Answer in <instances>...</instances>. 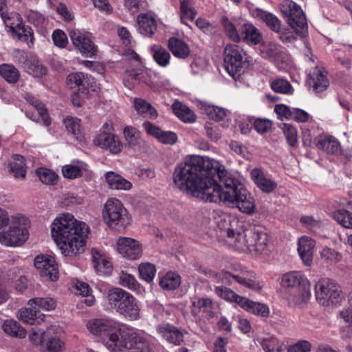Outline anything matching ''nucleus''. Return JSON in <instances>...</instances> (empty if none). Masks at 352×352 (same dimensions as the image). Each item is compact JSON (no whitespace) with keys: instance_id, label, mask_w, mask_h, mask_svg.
Returning <instances> with one entry per match:
<instances>
[{"instance_id":"53","label":"nucleus","mask_w":352,"mask_h":352,"mask_svg":"<svg viewBox=\"0 0 352 352\" xmlns=\"http://www.w3.org/2000/svg\"><path fill=\"white\" fill-rule=\"evenodd\" d=\"M334 218L343 227L352 228V215L347 210H337L334 214Z\"/></svg>"},{"instance_id":"57","label":"nucleus","mask_w":352,"mask_h":352,"mask_svg":"<svg viewBox=\"0 0 352 352\" xmlns=\"http://www.w3.org/2000/svg\"><path fill=\"white\" fill-rule=\"evenodd\" d=\"M283 132L288 144L292 147L296 146L298 143L296 128L290 124H284Z\"/></svg>"},{"instance_id":"38","label":"nucleus","mask_w":352,"mask_h":352,"mask_svg":"<svg viewBox=\"0 0 352 352\" xmlns=\"http://www.w3.org/2000/svg\"><path fill=\"white\" fill-rule=\"evenodd\" d=\"M280 46L274 43L269 42L263 43L260 47V53L261 56L272 61L275 60L277 56L280 54Z\"/></svg>"},{"instance_id":"25","label":"nucleus","mask_w":352,"mask_h":352,"mask_svg":"<svg viewBox=\"0 0 352 352\" xmlns=\"http://www.w3.org/2000/svg\"><path fill=\"white\" fill-rule=\"evenodd\" d=\"M92 252V261L96 272L100 275H107L112 272L111 263L96 249L94 248Z\"/></svg>"},{"instance_id":"43","label":"nucleus","mask_w":352,"mask_h":352,"mask_svg":"<svg viewBox=\"0 0 352 352\" xmlns=\"http://www.w3.org/2000/svg\"><path fill=\"white\" fill-rule=\"evenodd\" d=\"M272 89L276 92L282 94H292L294 89L290 82L284 78H276L271 82Z\"/></svg>"},{"instance_id":"51","label":"nucleus","mask_w":352,"mask_h":352,"mask_svg":"<svg viewBox=\"0 0 352 352\" xmlns=\"http://www.w3.org/2000/svg\"><path fill=\"white\" fill-rule=\"evenodd\" d=\"M322 259L329 263H336L341 261L342 254L336 250L324 247L320 252Z\"/></svg>"},{"instance_id":"55","label":"nucleus","mask_w":352,"mask_h":352,"mask_svg":"<svg viewBox=\"0 0 352 352\" xmlns=\"http://www.w3.org/2000/svg\"><path fill=\"white\" fill-rule=\"evenodd\" d=\"M124 136L129 146H133L139 144L140 134L135 127L131 126H126L124 129Z\"/></svg>"},{"instance_id":"64","label":"nucleus","mask_w":352,"mask_h":352,"mask_svg":"<svg viewBox=\"0 0 352 352\" xmlns=\"http://www.w3.org/2000/svg\"><path fill=\"white\" fill-rule=\"evenodd\" d=\"M62 343L60 340L56 338H50L46 343V350L43 352H60Z\"/></svg>"},{"instance_id":"8","label":"nucleus","mask_w":352,"mask_h":352,"mask_svg":"<svg viewBox=\"0 0 352 352\" xmlns=\"http://www.w3.org/2000/svg\"><path fill=\"white\" fill-rule=\"evenodd\" d=\"M316 298L322 306L339 305L344 296L341 287L335 281L322 279L315 285Z\"/></svg>"},{"instance_id":"21","label":"nucleus","mask_w":352,"mask_h":352,"mask_svg":"<svg viewBox=\"0 0 352 352\" xmlns=\"http://www.w3.org/2000/svg\"><path fill=\"white\" fill-rule=\"evenodd\" d=\"M315 245V241L308 236H302L298 240V252L302 261L307 266H310L312 263Z\"/></svg>"},{"instance_id":"13","label":"nucleus","mask_w":352,"mask_h":352,"mask_svg":"<svg viewBox=\"0 0 352 352\" xmlns=\"http://www.w3.org/2000/svg\"><path fill=\"white\" fill-rule=\"evenodd\" d=\"M28 238V231L24 226L14 223L7 232H0V243L8 246L23 244Z\"/></svg>"},{"instance_id":"28","label":"nucleus","mask_w":352,"mask_h":352,"mask_svg":"<svg viewBox=\"0 0 352 352\" xmlns=\"http://www.w3.org/2000/svg\"><path fill=\"white\" fill-rule=\"evenodd\" d=\"M241 34L244 41L251 45L260 43L263 39L259 30L252 24H243L241 28Z\"/></svg>"},{"instance_id":"10","label":"nucleus","mask_w":352,"mask_h":352,"mask_svg":"<svg viewBox=\"0 0 352 352\" xmlns=\"http://www.w3.org/2000/svg\"><path fill=\"white\" fill-rule=\"evenodd\" d=\"M201 272L217 280L222 279L223 280L226 279V280H229L230 278H232L241 285L255 292H259L263 287L260 281L256 278L255 274L253 272L246 270H241L233 274L223 272L219 274L210 269H204Z\"/></svg>"},{"instance_id":"40","label":"nucleus","mask_w":352,"mask_h":352,"mask_svg":"<svg viewBox=\"0 0 352 352\" xmlns=\"http://www.w3.org/2000/svg\"><path fill=\"white\" fill-rule=\"evenodd\" d=\"M10 171L16 178H24L25 176V164L24 157L20 155H14L10 162Z\"/></svg>"},{"instance_id":"59","label":"nucleus","mask_w":352,"mask_h":352,"mask_svg":"<svg viewBox=\"0 0 352 352\" xmlns=\"http://www.w3.org/2000/svg\"><path fill=\"white\" fill-rule=\"evenodd\" d=\"M258 342L265 352H274L279 340L276 338L269 337L258 340Z\"/></svg>"},{"instance_id":"39","label":"nucleus","mask_w":352,"mask_h":352,"mask_svg":"<svg viewBox=\"0 0 352 352\" xmlns=\"http://www.w3.org/2000/svg\"><path fill=\"white\" fill-rule=\"evenodd\" d=\"M85 166L82 162H78L76 164H67L62 168L63 175L70 179L80 177L83 170H85Z\"/></svg>"},{"instance_id":"1","label":"nucleus","mask_w":352,"mask_h":352,"mask_svg":"<svg viewBox=\"0 0 352 352\" xmlns=\"http://www.w3.org/2000/svg\"><path fill=\"white\" fill-rule=\"evenodd\" d=\"M182 191L205 201L223 203L251 214L255 204L250 193L219 161L193 155L179 164L173 175Z\"/></svg>"},{"instance_id":"56","label":"nucleus","mask_w":352,"mask_h":352,"mask_svg":"<svg viewBox=\"0 0 352 352\" xmlns=\"http://www.w3.org/2000/svg\"><path fill=\"white\" fill-rule=\"evenodd\" d=\"M221 23L230 38L234 42H239L241 40V37L233 23H231L227 17H223L221 19Z\"/></svg>"},{"instance_id":"31","label":"nucleus","mask_w":352,"mask_h":352,"mask_svg":"<svg viewBox=\"0 0 352 352\" xmlns=\"http://www.w3.org/2000/svg\"><path fill=\"white\" fill-rule=\"evenodd\" d=\"M317 147L327 153H336L340 148V143L333 137H320L316 140Z\"/></svg>"},{"instance_id":"46","label":"nucleus","mask_w":352,"mask_h":352,"mask_svg":"<svg viewBox=\"0 0 352 352\" xmlns=\"http://www.w3.org/2000/svg\"><path fill=\"white\" fill-rule=\"evenodd\" d=\"M204 111L210 119L216 122H220L227 116L226 109L214 105L205 104L204 105Z\"/></svg>"},{"instance_id":"6","label":"nucleus","mask_w":352,"mask_h":352,"mask_svg":"<svg viewBox=\"0 0 352 352\" xmlns=\"http://www.w3.org/2000/svg\"><path fill=\"white\" fill-rule=\"evenodd\" d=\"M248 57L243 49L236 44H228L223 50L224 67L235 80H240L249 65Z\"/></svg>"},{"instance_id":"50","label":"nucleus","mask_w":352,"mask_h":352,"mask_svg":"<svg viewBox=\"0 0 352 352\" xmlns=\"http://www.w3.org/2000/svg\"><path fill=\"white\" fill-rule=\"evenodd\" d=\"M28 101L36 109L44 125L47 126L50 125L51 120L47 113V109L45 108V105L34 97L29 98Z\"/></svg>"},{"instance_id":"47","label":"nucleus","mask_w":352,"mask_h":352,"mask_svg":"<svg viewBox=\"0 0 352 352\" xmlns=\"http://www.w3.org/2000/svg\"><path fill=\"white\" fill-rule=\"evenodd\" d=\"M258 16L272 31L280 32L281 23L275 15L261 10L258 12Z\"/></svg>"},{"instance_id":"27","label":"nucleus","mask_w":352,"mask_h":352,"mask_svg":"<svg viewBox=\"0 0 352 352\" xmlns=\"http://www.w3.org/2000/svg\"><path fill=\"white\" fill-rule=\"evenodd\" d=\"M240 307L245 311L261 317H267L270 314V309L266 305L250 300L245 297L243 299H241Z\"/></svg>"},{"instance_id":"48","label":"nucleus","mask_w":352,"mask_h":352,"mask_svg":"<svg viewBox=\"0 0 352 352\" xmlns=\"http://www.w3.org/2000/svg\"><path fill=\"white\" fill-rule=\"evenodd\" d=\"M180 12L182 23L188 26V25L185 20L189 19L192 21L197 15V11L195 9L191 6L188 1L186 0L181 1Z\"/></svg>"},{"instance_id":"34","label":"nucleus","mask_w":352,"mask_h":352,"mask_svg":"<svg viewBox=\"0 0 352 352\" xmlns=\"http://www.w3.org/2000/svg\"><path fill=\"white\" fill-rule=\"evenodd\" d=\"M181 284L180 276L176 272L166 273L160 281V286L165 290H174Z\"/></svg>"},{"instance_id":"41","label":"nucleus","mask_w":352,"mask_h":352,"mask_svg":"<svg viewBox=\"0 0 352 352\" xmlns=\"http://www.w3.org/2000/svg\"><path fill=\"white\" fill-rule=\"evenodd\" d=\"M28 305L30 307H35L36 309L38 308L46 311L54 309L56 306L55 299L50 297L46 298H34L28 300Z\"/></svg>"},{"instance_id":"58","label":"nucleus","mask_w":352,"mask_h":352,"mask_svg":"<svg viewBox=\"0 0 352 352\" xmlns=\"http://www.w3.org/2000/svg\"><path fill=\"white\" fill-rule=\"evenodd\" d=\"M52 37L54 45L60 48H65L68 43L67 36L61 30H54Z\"/></svg>"},{"instance_id":"60","label":"nucleus","mask_w":352,"mask_h":352,"mask_svg":"<svg viewBox=\"0 0 352 352\" xmlns=\"http://www.w3.org/2000/svg\"><path fill=\"white\" fill-rule=\"evenodd\" d=\"M300 221L307 228L314 232L320 228L321 226L320 221L314 219L311 216H303L300 218Z\"/></svg>"},{"instance_id":"29","label":"nucleus","mask_w":352,"mask_h":352,"mask_svg":"<svg viewBox=\"0 0 352 352\" xmlns=\"http://www.w3.org/2000/svg\"><path fill=\"white\" fill-rule=\"evenodd\" d=\"M106 181L112 189L128 190L131 188L132 184L114 172H107L105 174Z\"/></svg>"},{"instance_id":"61","label":"nucleus","mask_w":352,"mask_h":352,"mask_svg":"<svg viewBox=\"0 0 352 352\" xmlns=\"http://www.w3.org/2000/svg\"><path fill=\"white\" fill-rule=\"evenodd\" d=\"M272 123L270 120L258 118L254 122V129L261 134L266 133L272 127Z\"/></svg>"},{"instance_id":"3","label":"nucleus","mask_w":352,"mask_h":352,"mask_svg":"<svg viewBox=\"0 0 352 352\" xmlns=\"http://www.w3.org/2000/svg\"><path fill=\"white\" fill-rule=\"evenodd\" d=\"M89 228L74 215L63 213L52 223L51 234L62 254L66 256L76 255L84 251Z\"/></svg>"},{"instance_id":"62","label":"nucleus","mask_w":352,"mask_h":352,"mask_svg":"<svg viewBox=\"0 0 352 352\" xmlns=\"http://www.w3.org/2000/svg\"><path fill=\"white\" fill-rule=\"evenodd\" d=\"M46 336V333L44 330L38 328H32L30 334V340L34 344H41Z\"/></svg>"},{"instance_id":"5","label":"nucleus","mask_w":352,"mask_h":352,"mask_svg":"<svg viewBox=\"0 0 352 352\" xmlns=\"http://www.w3.org/2000/svg\"><path fill=\"white\" fill-rule=\"evenodd\" d=\"M107 300L112 308L127 320H135L140 318V308L138 300L123 289L116 287L110 289Z\"/></svg>"},{"instance_id":"14","label":"nucleus","mask_w":352,"mask_h":352,"mask_svg":"<svg viewBox=\"0 0 352 352\" xmlns=\"http://www.w3.org/2000/svg\"><path fill=\"white\" fill-rule=\"evenodd\" d=\"M94 144L102 149L106 150L111 154L120 153L123 144L118 136L107 131H100L94 140Z\"/></svg>"},{"instance_id":"33","label":"nucleus","mask_w":352,"mask_h":352,"mask_svg":"<svg viewBox=\"0 0 352 352\" xmlns=\"http://www.w3.org/2000/svg\"><path fill=\"white\" fill-rule=\"evenodd\" d=\"M80 122V120L72 117H67L63 121V124L67 132L72 135L74 138L78 141H81L83 138Z\"/></svg>"},{"instance_id":"54","label":"nucleus","mask_w":352,"mask_h":352,"mask_svg":"<svg viewBox=\"0 0 352 352\" xmlns=\"http://www.w3.org/2000/svg\"><path fill=\"white\" fill-rule=\"evenodd\" d=\"M36 173L41 182L45 184H54L58 179L57 175L54 172L47 168H38L36 170Z\"/></svg>"},{"instance_id":"45","label":"nucleus","mask_w":352,"mask_h":352,"mask_svg":"<svg viewBox=\"0 0 352 352\" xmlns=\"http://www.w3.org/2000/svg\"><path fill=\"white\" fill-rule=\"evenodd\" d=\"M26 72L35 77H42L47 74V69L36 59H30L28 64L24 65Z\"/></svg>"},{"instance_id":"17","label":"nucleus","mask_w":352,"mask_h":352,"mask_svg":"<svg viewBox=\"0 0 352 352\" xmlns=\"http://www.w3.org/2000/svg\"><path fill=\"white\" fill-rule=\"evenodd\" d=\"M117 250L124 257L131 260L139 258L142 253L140 243L129 237H119L117 241Z\"/></svg>"},{"instance_id":"16","label":"nucleus","mask_w":352,"mask_h":352,"mask_svg":"<svg viewBox=\"0 0 352 352\" xmlns=\"http://www.w3.org/2000/svg\"><path fill=\"white\" fill-rule=\"evenodd\" d=\"M67 83L71 89L87 94L89 89L94 90V78L82 72H75L67 77Z\"/></svg>"},{"instance_id":"18","label":"nucleus","mask_w":352,"mask_h":352,"mask_svg":"<svg viewBox=\"0 0 352 352\" xmlns=\"http://www.w3.org/2000/svg\"><path fill=\"white\" fill-rule=\"evenodd\" d=\"M142 126L147 133L155 137L163 144L172 145L177 141V135L175 133L169 131H162L150 122H144Z\"/></svg>"},{"instance_id":"24","label":"nucleus","mask_w":352,"mask_h":352,"mask_svg":"<svg viewBox=\"0 0 352 352\" xmlns=\"http://www.w3.org/2000/svg\"><path fill=\"white\" fill-rule=\"evenodd\" d=\"M17 316L20 320L30 325L39 324L45 319V315L36 309L34 306L22 308L19 310Z\"/></svg>"},{"instance_id":"36","label":"nucleus","mask_w":352,"mask_h":352,"mask_svg":"<svg viewBox=\"0 0 352 352\" xmlns=\"http://www.w3.org/2000/svg\"><path fill=\"white\" fill-rule=\"evenodd\" d=\"M0 75L10 83L16 82L20 77L19 70L14 65L6 63L0 65Z\"/></svg>"},{"instance_id":"32","label":"nucleus","mask_w":352,"mask_h":352,"mask_svg":"<svg viewBox=\"0 0 352 352\" xmlns=\"http://www.w3.org/2000/svg\"><path fill=\"white\" fill-rule=\"evenodd\" d=\"M154 60L162 67L168 66L170 63V54L163 47L159 45H153L151 47Z\"/></svg>"},{"instance_id":"2","label":"nucleus","mask_w":352,"mask_h":352,"mask_svg":"<svg viewBox=\"0 0 352 352\" xmlns=\"http://www.w3.org/2000/svg\"><path fill=\"white\" fill-rule=\"evenodd\" d=\"M87 327L90 333L100 338L110 352H151L146 338L126 326L118 327L111 320L95 318Z\"/></svg>"},{"instance_id":"20","label":"nucleus","mask_w":352,"mask_h":352,"mask_svg":"<svg viewBox=\"0 0 352 352\" xmlns=\"http://www.w3.org/2000/svg\"><path fill=\"white\" fill-rule=\"evenodd\" d=\"M138 31L143 36L151 37L157 30V21L154 16L148 13L140 14L137 17Z\"/></svg>"},{"instance_id":"9","label":"nucleus","mask_w":352,"mask_h":352,"mask_svg":"<svg viewBox=\"0 0 352 352\" xmlns=\"http://www.w3.org/2000/svg\"><path fill=\"white\" fill-rule=\"evenodd\" d=\"M280 9L286 18L288 25L297 34L302 36H306L308 25L307 19L301 8L292 1L285 0L280 5Z\"/></svg>"},{"instance_id":"52","label":"nucleus","mask_w":352,"mask_h":352,"mask_svg":"<svg viewBox=\"0 0 352 352\" xmlns=\"http://www.w3.org/2000/svg\"><path fill=\"white\" fill-rule=\"evenodd\" d=\"M193 305L198 306L201 311L206 314V317L208 319L212 318L214 316L213 305L210 298H199L197 301H193Z\"/></svg>"},{"instance_id":"22","label":"nucleus","mask_w":352,"mask_h":352,"mask_svg":"<svg viewBox=\"0 0 352 352\" xmlns=\"http://www.w3.org/2000/svg\"><path fill=\"white\" fill-rule=\"evenodd\" d=\"M157 332L168 342L175 345H179L184 341L182 332L169 324L159 325Z\"/></svg>"},{"instance_id":"42","label":"nucleus","mask_w":352,"mask_h":352,"mask_svg":"<svg viewBox=\"0 0 352 352\" xmlns=\"http://www.w3.org/2000/svg\"><path fill=\"white\" fill-rule=\"evenodd\" d=\"M214 292L220 298L228 302H234L239 306L241 305V299L244 298V297L236 294L234 291L226 287H215Z\"/></svg>"},{"instance_id":"15","label":"nucleus","mask_w":352,"mask_h":352,"mask_svg":"<svg viewBox=\"0 0 352 352\" xmlns=\"http://www.w3.org/2000/svg\"><path fill=\"white\" fill-rule=\"evenodd\" d=\"M34 266L41 276L46 277L52 281L58 279V267L53 256L50 255L37 256L34 259Z\"/></svg>"},{"instance_id":"30","label":"nucleus","mask_w":352,"mask_h":352,"mask_svg":"<svg viewBox=\"0 0 352 352\" xmlns=\"http://www.w3.org/2000/svg\"><path fill=\"white\" fill-rule=\"evenodd\" d=\"M2 329L4 332L12 337L23 338L26 336V330L20 324L14 320L4 321Z\"/></svg>"},{"instance_id":"12","label":"nucleus","mask_w":352,"mask_h":352,"mask_svg":"<svg viewBox=\"0 0 352 352\" xmlns=\"http://www.w3.org/2000/svg\"><path fill=\"white\" fill-rule=\"evenodd\" d=\"M69 37L76 48L86 57L91 58L96 54L97 47L89 33L74 29L69 31Z\"/></svg>"},{"instance_id":"44","label":"nucleus","mask_w":352,"mask_h":352,"mask_svg":"<svg viewBox=\"0 0 352 352\" xmlns=\"http://www.w3.org/2000/svg\"><path fill=\"white\" fill-rule=\"evenodd\" d=\"M138 272L140 278L147 282L151 283L156 274L155 265L151 263H142L138 266Z\"/></svg>"},{"instance_id":"49","label":"nucleus","mask_w":352,"mask_h":352,"mask_svg":"<svg viewBox=\"0 0 352 352\" xmlns=\"http://www.w3.org/2000/svg\"><path fill=\"white\" fill-rule=\"evenodd\" d=\"M119 283L124 287L132 291H136L140 288V284L134 276L122 271L120 274Z\"/></svg>"},{"instance_id":"4","label":"nucleus","mask_w":352,"mask_h":352,"mask_svg":"<svg viewBox=\"0 0 352 352\" xmlns=\"http://www.w3.org/2000/svg\"><path fill=\"white\" fill-rule=\"evenodd\" d=\"M223 232L229 239H233L234 245L241 250L246 249L250 252L259 254L265 250L267 235L261 227H254L244 233L235 232L234 229L228 227Z\"/></svg>"},{"instance_id":"19","label":"nucleus","mask_w":352,"mask_h":352,"mask_svg":"<svg viewBox=\"0 0 352 352\" xmlns=\"http://www.w3.org/2000/svg\"><path fill=\"white\" fill-rule=\"evenodd\" d=\"M309 88L318 94L325 91L329 86V81L324 72L316 67L309 74L307 80Z\"/></svg>"},{"instance_id":"7","label":"nucleus","mask_w":352,"mask_h":352,"mask_svg":"<svg viewBox=\"0 0 352 352\" xmlns=\"http://www.w3.org/2000/svg\"><path fill=\"white\" fill-rule=\"evenodd\" d=\"M103 218L109 228L116 230H124L131 221V217L127 210L116 198H110L105 203Z\"/></svg>"},{"instance_id":"37","label":"nucleus","mask_w":352,"mask_h":352,"mask_svg":"<svg viewBox=\"0 0 352 352\" xmlns=\"http://www.w3.org/2000/svg\"><path fill=\"white\" fill-rule=\"evenodd\" d=\"M173 109L175 115L185 122H192L196 119V116L193 111L180 102L174 103Z\"/></svg>"},{"instance_id":"35","label":"nucleus","mask_w":352,"mask_h":352,"mask_svg":"<svg viewBox=\"0 0 352 352\" xmlns=\"http://www.w3.org/2000/svg\"><path fill=\"white\" fill-rule=\"evenodd\" d=\"M133 107L138 114L147 113L151 118H156L157 117L158 114L156 109L149 102L142 98H135Z\"/></svg>"},{"instance_id":"11","label":"nucleus","mask_w":352,"mask_h":352,"mask_svg":"<svg viewBox=\"0 0 352 352\" xmlns=\"http://www.w3.org/2000/svg\"><path fill=\"white\" fill-rule=\"evenodd\" d=\"M302 275L298 272H290L283 276L281 285L283 287L293 288L296 290L292 300L296 305L307 302L311 293L309 289L301 285Z\"/></svg>"},{"instance_id":"26","label":"nucleus","mask_w":352,"mask_h":352,"mask_svg":"<svg viewBox=\"0 0 352 352\" xmlns=\"http://www.w3.org/2000/svg\"><path fill=\"white\" fill-rule=\"evenodd\" d=\"M168 48L174 56L185 59L190 55L188 45L182 40L172 36L168 41Z\"/></svg>"},{"instance_id":"23","label":"nucleus","mask_w":352,"mask_h":352,"mask_svg":"<svg viewBox=\"0 0 352 352\" xmlns=\"http://www.w3.org/2000/svg\"><path fill=\"white\" fill-rule=\"evenodd\" d=\"M250 175L257 187L263 192L270 193L277 187L276 183L267 177L259 168L252 169Z\"/></svg>"},{"instance_id":"63","label":"nucleus","mask_w":352,"mask_h":352,"mask_svg":"<svg viewBox=\"0 0 352 352\" xmlns=\"http://www.w3.org/2000/svg\"><path fill=\"white\" fill-rule=\"evenodd\" d=\"M310 350L311 344L308 341L302 340L289 346L287 352H309Z\"/></svg>"}]
</instances>
